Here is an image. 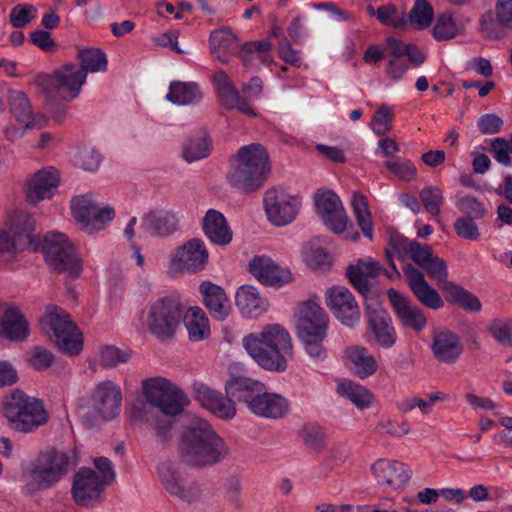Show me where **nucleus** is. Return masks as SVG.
<instances>
[{
	"mask_svg": "<svg viewBox=\"0 0 512 512\" xmlns=\"http://www.w3.org/2000/svg\"><path fill=\"white\" fill-rule=\"evenodd\" d=\"M345 354L355 375L362 379L373 375L378 369L377 361L365 347L351 346L346 349Z\"/></svg>",
	"mask_w": 512,
	"mask_h": 512,
	"instance_id": "nucleus-39",
	"label": "nucleus"
},
{
	"mask_svg": "<svg viewBox=\"0 0 512 512\" xmlns=\"http://www.w3.org/2000/svg\"><path fill=\"white\" fill-rule=\"evenodd\" d=\"M368 322L374 338L379 346L391 348L397 340V334L390 315L380 307H366Z\"/></svg>",
	"mask_w": 512,
	"mask_h": 512,
	"instance_id": "nucleus-30",
	"label": "nucleus"
},
{
	"mask_svg": "<svg viewBox=\"0 0 512 512\" xmlns=\"http://www.w3.org/2000/svg\"><path fill=\"white\" fill-rule=\"evenodd\" d=\"M101 154L92 147H83L75 155V165L85 171H95L100 166Z\"/></svg>",
	"mask_w": 512,
	"mask_h": 512,
	"instance_id": "nucleus-59",
	"label": "nucleus"
},
{
	"mask_svg": "<svg viewBox=\"0 0 512 512\" xmlns=\"http://www.w3.org/2000/svg\"><path fill=\"white\" fill-rule=\"evenodd\" d=\"M387 296L401 325L416 332L422 331L427 325L423 311L397 290L390 288Z\"/></svg>",
	"mask_w": 512,
	"mask_h": 512,
	"instance_id": "nucleus-23",
	"label": "nucleus"
},
{
	"mask_svg": "<svg viewBox=\"0 0 512 512\" xmlns=\"http://www.w3.org/2000/svg\"><path fill=\"white\" fill-rule=\"evenodd\" d=\"M403 272L407 278L408 286L414 297L425 307L433 310L440 309L444 306L440 294L425 279L424 274L407 264L403 267Z\"/></svg>",
	"mask_w": 512,
	"mask_h": 512,
	"instance_id": "nucleus-25",
	"label": "nucleus"
},
{
	"mask_svg": "<svg viewBox=\"0 0 512 512\" xmlns=\"http://www.w3.org/2000/svg\"><path fill=\"white\" fill-rule=\"evenodd\" d=\"M352 207L359 227L363 234L372 240L373 222L368 208L367 198L361 193H354L352 197Z\"/></svg>",
	"mask_w": 512,
	"mask_h": 512,
	"instance_id": "nucleus-46",
	"label": "nucleus"
},
{
	"mask_svg": "<svg viewBox=\"0 0 512 512\" xmlns=\"http://www.w3.org/2000/svg\"><path fill=\"white\" fill-rule=\"evenodd\" d=\"M326 305L343 325L353 327L360 321V308L351 293L344 286H334L326 292Z\"/></svg>",
	"mask_w": 512,
	"mask_h": 512,
	"instance_id": "nucleus-15",
	"label": "nucleus"
},
{
	"mask_svg": "<svg viewBox=\"0 0 512 512\" xmlns=\"http://www.w3.org/2000/svg\"><path fill=\"white\" fill-rule=\"evenodd\" d=\"M75 467L76 461L68 452L55 448L47 449L25 470L27 487L31 491L50 489Z\"/></svg>",
	"mask_w": 512,
	"mask_h": 512,
	"instance_id": "nucleus-3",
	"label": "nucleus"
},
{
	"mask_svg": "<svg viewBox=\"0 0 512 512\" xmlns=\"http://www.w3.org/2000/svg\"><path fill=\"white\" fill-rule=\"evenodd\" d=\"M167 99L178 105L197 104L202 99V92L195 83L172 82Z\"/></svg>",
	"mask_w": 512,
	"mask_h": 512,
	"instance_id": "nucleus-41",
	"label": "nucleus"
},
{
	"mask_svg": "<svg viewBox=\"0 0 512 512\" xmlns=\"http://www.w3.org/2000/svg\"><path fill=\"white\" fill-rule=\"evenodd\" d=\"M29 334V324L21 310L1 301L0 336L14 342L24 341Z\"/></svg>",
	"mask_w": 512,
	"mask_h": 512,
	"instance_id": "nucleus-24",
	"label": "nucleus"
},
{
	"mask_svg": "<svg viewBox=\"0 0 512 512\" xmlns=\"http://www.w3.org/2000/svg\"><path fill=\"white\" fill-rule=\"evenodd\" d=\"M317 214L334 233L344 232L348 217L340 198L331 190H318L314 195Z\"/></svg>",
	"mask_w": 512,
	"mask_h": 512,
	"instance_id": "nucleus-16",
	"label": "nucleus"
},
{
	"mask_svg": "<svg viewBox=\"0 0 512 512\" xmlns=\"http://www.w3.org/2000/svg\"><path fill=\"white\" fill-rule=\"evenodd\" d=\"M208 258L204 242L199 238H193L176 250L172 266L178 271L198 272L204 269Z\"/></svg>",
	"mask_w": 512,
	"mask_h": 512,
	"instance_id": "nucleus-22",
	"label": "nucleus"
},
{
	"mask_svg": "<svg viewBox=\"0 0 512 512\" xmlns=\"http://www.w3.org/2000/svg\"><path fill=\"white\" fill-rule=\"evenodd\" d=\"M159 480L164 489L181 501L192 503L201 498L202 490L197 482H187L180 468L172 462H162L157 468Z\"/></svg>",
	"mask_w": 512,
	"mask_h": 512,
	"instance_id": "nucleus-13",
	"label": "nucleus"
},
{
	"mask_svg": "<svg viewBox=\"0 0 512 512\" xmlns=\"http://www.w3.org/2000/svg\"><path fill=\"white\" fill-rule=\"evenodd\" d=\"M248 270L261 284L276 289L294 281L288 267L279 265L265 255L253 257L248 264Z\"/></svg>",
	"mask_w": 512,
	"mask_h": 512,
	"instance_id": "nucleus-17",
	"label": "nucleus"
},
{
	"mask_svg": "<svg viewBox=\"0 0 512 512\" xmlns=\"http://www.w3.org/2000/svg\"><path fill=\"white\" fill-rule=\"evenodd\" d=\"M194 390L199 403L218 418L230 420L236 415L235 404L221 392L205 384H196Z\"/></svg>",
	"mask_w": 512,
	"mask_h": 512,
	"instance_id": "nucleus-28",
	"label": "nucleus"
},
{
	"mask_svg": "<svg viewBox=\"0 0 512 512\" xmlns=\"http://www.w3.org/2000/svg\"><path fill=\"white\" fill-rule=\"evenodd\" d=\"M271 50L272 44L268 40L251 41L241 46L238 56L247 68L253 67L257 62L267 65L273 61Z\"/></svg>",
	"mask_w": 512,
	"mask_h": 512,
	"instance_id": "nucleus-36",
	"label": "nucleus"
},
{
	"mask_svg": "<svg viewBox=\"0 0 512 512\" xmlns=\"http://www.w3.org/2000/svg\"><path fill=\"white\" fill-rule=\"evenodd\" d=\"M59 183V173L54 168L42 169L34 173L27 181L25 193L31 204L52 197Z\"/></svg>",
	"mask_w": 512,
	"mask_h": 512,
	"instance_id": "nucleus-27",
	"label": "nucleus"
},
{
	"mask_svg": "<svg viewBox=\"0 0 512 512\" xmlns=\"http://www.w3.org/2000/svg\"><path fill=\"white\" fill-rule=\"evenodd\" d=\"M392 118L391 109L387 105L382 104L372 118L371 127L373 131L379 136L388 133L391 130Z\"/></svg>",
	"mask_w": 512,
	"mask_h": 512,
	"instance_id": "nucleus-60",
	"label": "nucleus"
},
{
	"mask_svg": "<svg viewBox=\"0 0 512 512\" xmlns=\"http://www.w3.org/2000/svg\"><path fill=\"white\" fill-rule=\"evenodd\" d=\"M210 52L219 62L227 64L231 55L236 53L238 38L228 27L211 32L209 37Z\"/></svg>",
	"mask_w": 512,
	"mask_h": 512,
	"instance_id": "nucleus-35",
	"label": "nucleus"
},
{
	"mask_svg": "<svg viewBox=\"0 0 512 512\" xmlns=\"http://www.w3.org/2000/svg\"><path fill=\"white\" fill-rule=\"evenodd\" d=\"M488 331L492 337L504 347H512V321L494 319Z\"/></svg>",
	"mask_w": 512,
	"mask_h": 512,
	"instance_id": "nucleus-55",
	"label": "nucleus"
},
{
	"mask_svg": "<svg viewBox=\"0 0 512 512\" xmlns=\"http://www.w3.org/2000/svg\"><path fill=\"white\" fill-rule=\"evenodd\" d=\"M454 229L459 237L467 240L474 241L480 237L479 228L473 218H458L454 223Z\"/></svg>",
	"mask_w": 512,
	"mask_h": 512,
	"instance_id": "nucleus-64",
	"label": "nucleus"
},
{
	"mask_svg": "<svg viewBox=\"0 0 512 512\" xmlns=\"http://www.w3.org/2000/svg\"><path fill=\"white\" fill-rule=\"evenodd\" d=\"M211 150V141L206 135L189 139L183 146V157L194 162L207 157Z\"/></svg>",
	"mask_w": 512,
	"mask_h": 512,
	"instance_id": "nucleus-50",
	"label": "nucleus"
},
{
	"mask_svg": "<svg viewBox=\"0 0 512 512\" xmlns=\"http://www.w3.org/2000/svg\"><path fill=\"white\" fill-rule=\"evenodd\" d=\"M337 391L360 409L371 405L372 394L365 387L352 381L339 383Z\"/></svg>",
	"mask_w": 512,
	"mask_h": 512,
	"instance_id": "nucleus-47",
	"label": "nucleus"
},
{
	"mask_svg": "<svg viewBox=\"0 0 512 512\" xmlns=\"http://www.w3.org/2000/svg\"><path fill=\"white\" fill-rule=\"evenodd\" d=\"M42 252L49 267L58 273L76 278L82 272V262L74 245L60 232H48L42 240Z\"/></svg>",
	"mask_w": 512,
	"mask_h": 512,
	"instance_id": "nucleus-9",
	"label": "nucleus"
},
{
	"mask_svg": "<svg viewBox=\"0 0 512 512\" xmlns=\"http://www.w3.org/2000/svg\"><path fill=\"white\" fill-rule=\"evenodd\" d=\"M243 346L259 366L273 372H284L287 358L293 354L291 336L280 324H268L248 334Z\"/></svg>",
	"mask_w": 512,
	"mask_h": 512,
	"instance_id": "nucleus-2",
	"label": "nucleus"
},
{
	"mask_svg": "<svg viewBox=\"0 0 512 512\" xmlns=\"http://www.w3.org/2000/svg\"><path fill=\"white\" fill-rule=\"evenodd\" d=\"M431 350L438 362L452 365L458 361L464 347L456 333L440 330L433 333Z\"/></svg>",
	"mask_w": 512,
	"mask_h": 512,
	"instance_id": "nucleus-26",
	"label": "nucleus"
},
{
	"mask_svg": "<svg viewBox=\"0 0 512 512\" xmlns=\"http://www.w3.org/2000/svg\"><path fill=\"white\" fill-rule=\"evenodd\" d=\"M8 103L11 114L19 122H26L32 116V107L26 94L19 90H10Z\"/></svg>",
	"mask_w": 512,
	"mask_h": 512,
	"instance_id": "nucleus-48",
	"label": "nucleus"
},
{
	"mask_svg": "<svg viewBox=\"0 0 512 512\" xmlns=\"http://www.w3.org/2000/svg\"><path fill=\"white\" fill-rule=\"evenodd\" d=\"M142 391L147 402L158 408L164 416L175 417L189 404L187 395L164 377L143 380Z\"/></svg>",
	"mask_w": 512,
	"mask_h": 512,
	"instance_id": "nucleus-10",
	"label": "nucleus"
},
{
	"mask_svg": "<svg viewBox=\"0 0 512 512\" xmlns=\"http://www.w3.org/2000/svg\"><path fill=\"white\" fill-rule=\"evenodd\" d=\"M183 318V307L178 299L163 297L151 304L147 315V327L158 339L172 338Z\"/></svg>",
	"mask_w": 512,
	"mask_h": 512,
	"instance_id": "nucleus-11",
	"label": "nucleus"
},
{
	"mask_svg": "<svg viewBox=\"0 0 512 512\" xmlns=\"http://www.w3.org/2000/svg\"><path fill=\"white\" fill-rule=\"evenodd\" d=\"M303 439L305 445L315 452L319 453L326 449V436L320 427H306L304 430Z\"/></svg>",
	"mask_w": 512,
	"mask_h": 512,
	"instance_id": "nucleus-63",
	"label": "nucleus"
},
{
	"mask_svg": "<svg viewBox=\"0 0 512 512\" xmlns=\"http://www.w3.org/2000/svg\"><path fill=\"white\" fill-rule=\"evenodd\" d=\"M213 83L222 104L233 108L239 102V92L225 71L219 70L213 75Z\"/></svg>",
	"mask_w": 512,
	"mask_h": 512,
	"instance_id": "nucleus-44",
	"label": "nucleus"
},
{
	"mask_svg": "<svg viewBox=\"0 0 512 512\" xmlns=\"http://www.w3.org/2000/svg\"><path fill=\"white\" fill-rule=\"evenodd\" d=\"M8 230L0 231V261L14 258L25 250L37 251L34 238L35 220L24 211H15L7 221Z\"/></svg>",
	"mask_w": 512,
	"mask_h": 512,
	"instance_id": "nucleus-7",
	"label": "nucleus"
},
{
	"mask_svg": "<svg viewBox=\"0 0 512 512\" xmlns=\"http://www.w3.org/2000/svg\"><path fill=\"white\" fill-rule=\"evenodd\" d=\"M121 401V389L116 383L110 380L98 383L91 391L83 423L92 429L114 419L120 412Z\"/></svg>",
	"mask_w": 512,
	"mask_h": 512,
	"instance_id": "nucleus-8",
	"label": "nucleus"
},
{
	"mask_svg": "<svg viewBox=\"0 0 512 512\" xmlns=\"http://www.w3.org/2000/svg\"><path fill=\"white\" fill-rule=\"evenodd\" d=\"M490 151L498 163L506 167L511 166L512 159L510 154H512V134L510 135L509 140L502 137L493 139L491 141Z\"/></svg>",
	"mask_w": 512,
	"mask_h": 512,
	"instance_id": "nucleus-58",
	"label": "nucleus"
},
{
	"mask_svg": "<svg viewBox=\"0 0 512 512\" xmlns=\"http://www.w3.org/2000/svg\"><path fill=\"white\" fill-rule=\"evenodd\" d=\"M184 324L192 341H200L209 334L208 319L199 307H192L185 313Z\"/></svg>",
	"mask_w": 512,
	"mask_h": 512,
	"instance_id": "nucleus-43",
	"label": "nucleus"
},
{
	"mask_svg": "<svg viewBox=\"0 0 512 512\" xmlns=\"http://www.w3.org/2000/svg\"><path fill=\"white\" fill-rule=\"evenodd\" d=\"M370 471L379 486L394 490L403 489L411 478L407 466L394 459L380 458L371 465Z\"/></svg>",
	"mask_w": 512,
	"mask_h": 512,
	"instance_id": "nucleus-19",
	"label": "nucleus"
},
{
	"mask_svg": "<svg viewBox=\"0 0 512 512\" xmlns=\"http://www.w3.org/2000/svg\"><path fill=\"white\" fill-rule=\"evenodd\" d=\"M43 330L58 349L69 356L78 355L83 349L82 333L61 307L48 305L41 320Z\"/></svg>",
	"mask_w": 512,
	"mask_h": 512,
	"instance_id": "nucleus-6",
	"label": "nucleus"
},
{
	"mask_svg": "<svg viewBox=\"0 0 512 512\" xmlns=\"http://www.w3.org/2000/svg\"><path fill=\"white\" fill-rule=\"evenodd\" d=\"M385 269L372 258L359 259L355 265H349L346 275L355 289L367 297L370 292L369 279L384 273Z\"/></svg>",
	"mask_w": 512,
	"mask_h": 512,
	"instance_id": "nucleus-31",
	"label": "nucleus"
},
{
	"mask_svg": "<svg viewBox=\"0 0 512 512\" xmlns=\"http://www.w3.org/2000/svg\"><path fill=\"white\" fill-rule=\"evenodd\" d=\"M288 410L289 401L280 394L268 392L265 385L249 408L254 415L268 419L282 418Z\"/></svg>",
	"mask_w": 512,
	"mask_h": 512,
	"instance_id": "nucleus-29",
	"label": "nucleus"
},
{
	"mask_svg": "<svg viewBox=\"0 0 512 512\" xmlns=\"http://www.w3.org/2000/svg\"><path fill=\"white\" fill-rule=\"evenodd\" d=\"M105 485L91 468L82 467L74 475L73 499L78 505L92 506L100 498Z\"/></svg>",
	"mask_w": 512,
	"mask_h": 512,
	"instance_id": "nucleus-20",
	"label": "nucleus"
},
{
	"mask_svg": "<svg viewBox=\"0 0 512 512\" xmlns=\"http://www.w3.org/2000/svg\"><path fill=\"white\" fill-rule=\"evenodd\" d=\"M420 200L425 210L432 216L440 214V208L444 201L442 190L437 186H426L419 193Z\"/></svg>",
	"mask_w": 512,
	"mask_h": 512,
	"instance_id": "nucleus-52",
	"label": "nucleus"
},
{
	"mask_svg": "<svg viewBox=\"0 0 512 512\" xmlns=\"http://www.w3.org/2000/svg\"><path fill=\"white\" fill-rule=\"evenodd\" d=\"M301 199L276 188L265 192L264 208L269 221L276 226H285L297 216Z\"/></svg>",
	"mask_w": 512,
	"mask_h": 512,
	"instance_id": "nucleus-14",
	"label": "nucleus"
},
{
	"mask_svg": "<svg viewBox=\"0 0 512 512\" xmlns=\"http://www.w3.org/2000/svg\"><path fill=\"white\" fill-rule=\"evenodd\" d=\"M2 412L9 427L22 433H31L48 421L43 401L19 389H14L6 395Z\"/></svg>",
	"mask_w": 512,
	"mask_h": 512,
	"instance_id": "nucleus-4",
	"label": "nucleus"
},
{
	"mask_svg": "<svg viewBox=\"0 0 512 512\" xmlns=\"http://www.w3.org/2000/svg\"><path fill=\"white\" fill-rule=\"evenodd\" d=\"M85 82V72L76 65L67 64L56 70L48 79V87L63 99L78 96Z\"/></svg>",
	"mask_w": 512,
	"mask_h": 512,
	"instance_id": "nucleus-21",
	"label": "nucleus"
},
{
	"mask_svg": "<svg viewBox=\"0 0 512 512\" xmlns=\"http://www.w3.org/2000/svg\"><path fill=\"white\" fill-rule=\"evenodd\" d=\"M443 292L446 294V300L450 303L471 312L481 310L482 306L478 297L454 282L446 283Z\"/></svg>",
	"mask_w": 512,
	"mask_h": 512,
	"instance_id": "nucleus-42",
	"label": "nucleus"
},
{
	"mask_svg": "<svg viewBox=\"0 0 512 512\" xmlns=\"http://www.w3.org/2000/svg\"><path fill=\"white\" fill-rule=\"evenodd\" d=\"M37 15V9L30 4H17L9 14V20L13 27L23 28Z\"/></svg>",
	"mask_w": 512,
	"mask_h": 512,
	"instance_id": "nucleus-57",
	"label": "nucleus"
},
{
	"mask_svg": "<svg viewBox=\"0 0 512 512\" xmlns=\"http://www.w3.org/2000/svg\"><path fill=\"white\" fill-rule=\"evenodd\" d=\"M432 33L436 40L446 41L456 37L459 33V28L452 15L444 12L436 18Z\"/></svg>",
	"mask_w": 512,
	"mask_h": 512,
	"instance_id": "nucleus-51",
	"label": "nucleus"
},
{
	"mask_svg": "<svg viewBox=\"0 0 512 512\" xmlns=\"http://www.w3.org/2000/svg\"><path fill=\"white\" fill-rule=\"evenodd\" d=\"M264 384L244 376H233L225 384L226 396L233 403H244L249 410Z\"/></svg>",
	"mask_w": 512,
	"mask_h": 512,
	"instance_id": "nucleus-32",
	"label": "nucleus"
},
{
	"mask_svg": "<svg viewBox=\"0 0 512 512\" xmlns=\"http://www.w3.org/2000/svg\"><path fill=\"white\" fill-rule=\"evenodd\" d=\"M203 231L216 245L225 246L232 241L233 232L224 215L217 210L210 209L206 212L203 218Z\"/></svg>",
	"mask_w": 512,
	"mask_h": 512,
	"instance_id": "nucleus-34",
	"label": "nucleus"
},
{
	"mask_svg": "<svg viewBox=\"0 0 512 512\" xmlns=\"http://www.w3.org/2000/svg\"><path fill=\"white\" fill-rule=\"evenodd\" d=\"M479 25L480 33L489 40H501L512 31V27L498 13L492 11L481 16Z\"/></svg>",
	"mask_w": 512,
	"mask_h": 512,
	"instance_id": "nucleus-40",
	"label": "nucleus"
},
{
	"mask_svg": "<svg viewBox=\"0 0 512 512\" xmlns=\"http://www.w3.org/2000/svg\"><path fill=\"white\" fill-rule=\"evenodd\" d=\"M142 226L154 235L167 236L178 229V218L172 211L161 210L145 215Z\"/></svg>",
	"mask_w": 512,
	"mask_h": 512,
	"instance_id": "nucleus-37",
	"label": "nucleus"
},
{
	"mask_svg": "<svg viewBox=\"0 0 512 512\" xmlns=\"http://www.w3.org/2000/svg\"><path fill=\"white\" fill-rule=\"evenodd\" d=\"M99 364L106 369L126 361V354L113 345L102 346L98 353Z\"/></svg>",
	"mask_w": 512,
	"mask_h": 512,
	"instance_id": "nucleus-61",
	"label": "nucleus"
},
{
	"mask_svg": "<svg viewBox=\"0 0 512 512\" xmlns=\"http://www.w3.org/2000/svg\"><path fill=\"white\" fill-rule=\"evenodd\" d=\"M385 167L397 178L410 182L417 177V169L409 159H395L385 162Z\"/></svg>",
	"mask_w": 512,
	"mask_h": 512,
	"instance_id": "nucleus-53",
	"label": "nucleus"
},
{
	"mask_svg": "<svg viewBox=\"0 0 512 512\" xmlns=\"http://www.w3.org/2000/svg\"><path fill=\"white\" fill-rule=\"evenodd\" d=\"M434 11L427 0H416L408 14L410 24L416 29H424L431 25Z\"/></svg>",
	"mask_w": 512,
	"mask_h": 512,
	"instance_id": "nucleus-49",
	"label": "nucleus"
},
{
	"mask_svg": "<svg viewBox=\"0 0 512 512\" xmlns=\"http://www.w3.org/2000/svg\"><path fill=\"white\" fill-rule=\"evenodd\" d=\"M329 318L324 309L314 301H307L299 309L297 333L300 339L316 337L325 339Z\"/></svg>",
	"mask_w": 512,
	"mask_h": 512,
	"instance_id": "nucleus-18",
	"label": "nucleus"
},
{
	"mask_svg": "<svg viewBox=\"0 0 512 512\" xmlns=\"http://www.w3.org/2000/svg\"><path fill=\"white\" fill-rule=\"evenodd\" d=\"M236 306L245 314H259L268 309L269 303L263 298L256 287L243 285L235 295Z\"/></svg>",
	"mask_w": 512,
	"mask_h": 512,
	"instance_id": "nucleus-38",
	"label": "nucleus"
},
{
	"mask_svg": "<svg viewBox=\"0 0 512 512\" xmlns=\"http://www.w3.org/2000/svg\"><path fill=\"white\" fill-rule=\"evenodd\" d=\"M199 289L210 315L216 320H225L230 313L231 306L224 289L208 281L203 282Z\"/></svg>",
	"mask_w": 512,
	"mask_h": 512,
	"instance_id": "nucleus-33",
	"label": "nucleus"
},
{
	"mask_svg": "<svg viewBox=\"0 0 512 512\" xmlns=\"http://www.w3.org/2000/svg\"><path fill=\"white\" fill-rule=\"evenodd\" d=\"M269 156L260 144L243 146L237 153V163L228 176L230 184L244 192L259 189L269 172Z\"/></svg>",
	"mask_w": 512,
	"mask_h": 512,
	"instance_id": "nucleus-5",
	"label": "nucleus"
},
{
	"mask_svg": "<svg viewBox=\"0 0 512 512\" xmlns=\"http://www.w3.org/2000/svg\"><path fill=\"white\" fill-rule=\"evenodd\" d=\"M457 208L469 218H482L486 210L483 204L473 196L461 197L457 203Z\"/></svg>",
	"mask_w": 512,
	"mask_h": 512,
	"instance_id": "nucleus-62",
	"label": "nucleus"
},
{
	"mask_svg": "<svg viewBox=\"0 0 512 512\" xmlns=\"http://www.w3.org/2000/svg\"><path fill=\"white\" fill-rule=\"evenodd\" d=\"M426 270L428 275L435 279L440 288L444 291L446 283H452L448 281V270L446 262L437 256H431L429 260L422 266Z\"/></svg>",
	"mask_w": 512,
	"mask_h": 512,
	"instance_id": "nucleus-54",
	"label": "nucleus"
},
{
	"mask_svg": "<svg viewBox=\"0 0 512 512\" xmlns=\"http://www.w3.org/2000/svg\"><path fill=\"white\" fill-rule=\"evenodd\" d=\"M178 454L186 465L204 468L223 461L229 454V448L207 421L199 419L183 431Z\"/></svg>",
	"mask_w": 512,
	"mask_h": 512,
	"instance_id": "nucleus-1",
	"label": "nucleus"
},
{
	"mask_svg": "<svg viewBox=\"0 0 512 512\" xmlns=\"http://www.w3.org/2000/svg\"><path fill=\"white\" fill-rule=\"evenodd\" d=\"M78 59L81 67L79 70L85 72H104L107 69V58L105 53L98 48H85L78 50Z\"/></svg>",
	"mask_w": 512,
	"mask_h": 512,
	"instance_id": "nucleus-45",
	"label": "nucleus"
},
{
	"mask_svg": "<svg viewBox=\"0 0 512 512\" xmlns=\"http://www.w3.org/2000/svg\"><path fill=\"white\" fill-rule=\"evenodd\" d=\"M147 422L155 430L157 437L162 443H165L171 439L172 426L174 423L172 417L147 413Z\"/></svg>",
	"mask_w": 512,
	"mask_h": 512,
	"instance_id": "nucleus-56",
	"label": "nucleus"
},
{
	"mask_svg": "<svg viewBox=\"0 0 512 512\" xmlns=\"http://www.w3.org/2000/svg\"><path fill=\"white\" fill-rule=\"evenodd\" d=\"M71 211L81 230L88 234L104 229L115 215L113 208H101L89 194L74 197Z\"/></svg>",
	"mask_w": 512,
	"mask_h": 512,
	"instance_id": "nucleus-12",
	"label": "nucleus"
}]
</instances>
